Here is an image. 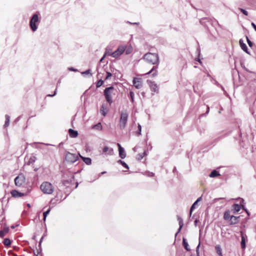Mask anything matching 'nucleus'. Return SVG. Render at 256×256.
<instances>
[{"mask_svg":"<svg viewBox=\"0 0 256 256\" xmlns=\"http://www.w3.org/2000/svg\"><path fill=\"white\" fill-rule=\"evenodd\" d=\"M145 174L148 177H153L154 175V174L152 172H145Z\"/></svg>","mask_w":256,"mask_h":256,"instance_id":"47","label":"nucleus"},{"mask_svg":"<svg viewBox=\"0 0 256 256\" xmlns=\"http://www.w3.org/2000/svg\"><path fill=\"white\" fill-rule=\"evenodd\" d=\"M223 138H224V136H220L218 137V138H216V140H220L222 139Z\"/></svg>","mask_w":256,"mask_h":256,"instance_id":"61","label":"nucleus"},{"mask_svg":"<svg viewBox=\"0 0 256 256\" xmlns=\"http://www.w3.org/2000/svg\"><path fill=\"white\" fill-rule=\"evenodd\" d=\"M38 21V15L37 13H36L32 16L30 22V26L32 32H35L38 29V26L36 24V22Z\"/></svg>","mask_w":256,"mask_h":256,"instance_id":"7","label":"nucleus"},{"mask_svg":"<svg viewBox=\"0 0 256 256\" xmlns=\"http://www.w3.org/2000/svg\"><path fill=\"white\" fill-rule=\"evenodd\" d=\"M240 216H234L232 215V219L230 220V225H234L238 224L240 222Z\"/></svg>","mask_w":256,"mask_h":256,"instance_id":"15","label":"nucleus"},{"mask_svg":"<svg viewBox=\"0 0 256 256\" xmlns=\"http://www.w3.org/2000/svg\"><path fill=\"white\" fill-rule=\"evenodd\" d=\"M128 114L126 110H124L120 112L119 122V127L120 130H124L126 128L128 120Z\"/></svg>","mask_w":256,"mask_h":256,"instance_id":"4","label":"nucleus"},{"mask_svg":"<svg viewBox=\"0 0 256 256\" xmlns=\"http://www.w3.org/2000/svg\"><path fill=\"white\" fill-rule=\"evenodd\" d=\"M46 236V232H44V233L43 234V236H42V237L44 238V236Z\"/></svg>","mask_w":256,"mask_h":256,"instance_id":"63","label":"nucleus"},{"mask_svg":"<svg viewBox=\"0 0 256 256\" xmlns=\"http://www.w3.org/2000/svg\"><path fill=\"white\" fill-rule=\"evenodd\" d=\"M219 176H220L219 172L216 170H213L209 174L210 178H215Z\"/></svg>","mask_w":256,"mask_h":256,"instance_id":"30","label":"nucleus"},{"mask_svg":"<svg viewBox=\"0 0 256 256\" xmlns=\"http://www.w3.org/2000/svg\"><path fill=\"white\" fill-rule=\"evenodd\" d=\"M5 117H6V121H5V123L4 124V127L6 128L10 124V116L6 114Z\"/></svg>","mask_w":256,"mask_h":256,"instance_id":"36","label":"nucleus"},{"mask_svg":"<svg viewBox=\"0 0 256 256\" xmlns=\"http://www.w3.org/2000/svg\"><path fill=\"white\" fill-rule=\"evenodd\" d=\"M158 64H156V66H154L150 70H152V72H154L152 74V76L153 77H155L156 76L158 75V70H157V69L158 68Z\"/></svg>","mask_w":256,"mask_h":256,"instance_id":"34","label":"nucleus"},{"mask_svg":"<svg viewBox=\"0 0 256 256\" xmlns=\"http://www.w3.org/2000/svg\"><path fill=\"white\" fill-rule=\"evenodd\" d=\"M61 82V79H59L57 82V86L60 84Z\"/></svg>","mask_w":256,"mask_h":256,"instance_id":"62","label":"nucleus"},{"mask_svg":"<svg viewBox=\"0 0 256 256\" xmlns=\"http://www.w3.org/2000/svg\"><path fill=\"white\" fill-rule=\"evenodd\" d=\"M182 246L187 251H190V250L188 242L185 238H182Z\"/></svg>","mask_w":256,"mask_h":256,"instance_id":"28","label":"nucleus"},{"mask_svg":"<svg viewBox=\"0 0 256 256\" xmlns=\"http://www.w3.org/2000/svg\"><path fill=\"white\" fill-rule=\"evenodd\" d=\"M79 158L78 154H73L68 152H66L65 160L68 163L73 164L76 162Z\"/></svg>","mask_w":256,"mask_h":256,"instance_id":"6","label":"nucleus"},{"mask_svg":"<svg viewBox=\"0 0 256 256\" xmlns=\"http://www.w3.org/2000/svg\"><path fill=\"white\" fill-rule=\"evenodd\" d=\"M152 70H150L146 74H151L152 72Z\"/></svg>","mask_w":256,"mask_h":256,"instance_id":"64","label":"nucleus"},{"mask_svg":"<svg viewBox=\"0 0 256 256\" xmlns=\"http://www.w3.org/2000/svg\"><path fill=\"white\" fill-rule=\"evenodd\" d=\"M246 236H244L243 234H241V242L240 245L242 249H244L246 246Z\"/></svg>","mask_w":256,"mask_h":256,"instance_id":"24","label":"nucleus"},{"mask_svg":"<svg viewBox=\"0 0 256 256\" xmlns=\"http://www.w3.org/2000/svg\"><path fill=\"white\" fill-rule=\"evenodd\" d=\"M74 176L70 171L66 170L63 172L61 186H64V191L66 194V196L62 200L66 199L74 189L78 188V182H76V186L74 188H72V185L74 183Z\"/></svg>","mask_w":256,"mask_h":256,"instance_id":"1","label":"nucleus"},{"mask_svg":"<svg viewBox=\"0 0 256 256\" xmlns=\"http://www.w3.org/2000/svg\"><path fill=\"white\" fill-rule=\"evenodd\" d=\"M112 50L110 48L109 46H107L106 48V52L104 54V56H112Z\"/></svg>","mask_w":256,"mask_h":256,"instance_id":"31","label":"nucleus"},{"mask_svg":"<svg viewBox=\"0 0 256 256\" xmlns=\"http://www.w3.org/2000/svg\"><path fill=\"white\" fill-rule=\"evenodd\" d=\"M132 82L134 86L137 89L141 88L142 86V82L140 78H134Z\"/></svg>","mask_w":256,"mask_h":256,"instance_id":"11","label":"nucleus"},{"mask_svg":"<svg viewBox=\"0 0 256 256\" xmlns=\"http://www.w3.org/2000/svg\"><path fill=\"white\" fill-rule=\"evenodd\" d=\"M3 244L5 246L8 248L12 244V241L8 238H5L3 240Z\"/></svg>","mask_w":256,"mask_h":256,"instance_id":"33","label":"nucleus"},{"mask_svg":"<svg viewBox=\"0 0 256 256\" xmlns=\"http://www.w3.org/2000/svg\"><path fill=\"white\" fill-rule=\"evenodd\" d=\"M126 46H120L112 54V56L114 58L119 57L125 50Z\"/></svg>","mask_w":256,"mask_h":256,"instance_id":"10","label":"nucleus"},{"mask_svg":"<svg viewBox=\"0 0 256 256\" xmlns=\"http://www.w3.org/2000/svg\"><path fill=\"white\" fill-rule=\"evenodd\" d=\"M239 43H240V46H242V44H244V41H243V40L242 39H240V40Z\"/></svg>","mask_w":256,"mask_h":256,"instance_id":"55","label":"nucleus"},{"mask_svg":"<svg viewBox=\"0 0 256 256\" xmlns=\"http://www.w3.org/2000/svg\"><path fill=\"white\" fill-rule=\"evenodd\" d=\"M103 152L105 153L108 152V154L112 156L114 154V150L112 148H109L107 146H104L102 149Z\"/></svg>","mask_w":256,"mask_h":256,"instance_id":"23","label":"nucleus"},{"mask_svg":"<svg viewBox=\"0 0 256 256\" xmlns=\"http://www.w3.org/2000/svg\"><path fill=\"white\" fill-rule=\"evenodd\" d=\"M68 70H70V71H72V72H78V70L76 68H75L73 67H70L68 68Z\"/></svg>","mask_w":256,"mask_h":256,"instance_id":"50","label":"nucleus"},{"mask_svg":"<svg viewBox=\"0 0 256 256\" xmlns=\"http://www.w3.org/2000/svg\"><path fill=\"white\" fill-rule=\"evenodd\" d=\"M147 82L149 84L150 87L152 92H158V85L156 84L150 80H147Z\"/></svg>","mask_w":256,"mask_h":256,"instance_id":"12","label":"nucleus"},{"mask_svg":"<svg viewBox=\"0 0 256 256\" xmlns=\"http://www.w3.org/2000/svg\"><path fill=\"white\" fill-rule=\"evenodd\" d=\"M238 10L245 16H248V12L244 9L239 8Z\"/></svg>","mask_w":256,"mask_h":256,"instance_id":"48","label":"nucleus"},{"mask_svg":"<svg viewBox=\"0 0 256 256\" xmlns=\"http://www.w3.org/2000/svg\"><path fill=\"white\" fill-rule=\"evenodd\" d=\"M200 242H199L198 246L196 248V256H200Z\"/></svg>","mask_w":256,"mask_h":256,"instance_id":"49","label":"nucleus"},{"mask_svg":"<svg viewBox=\"0 0 256 256\" xmlns=\"http://www.w3.org/2000/svg\"><path fill=\"white\" fill-rule=\"evenodd\" d=\"M127 22L128 23V24H131L138 25L139 24V22H128V21Z\"/></svg>","mask_w":256,"mask_h":256,"instance_id":"53","label":"nucleus"},{"mask_svg":"<svg viewBox=\"0 0 256 256\" xmlns=\"http://www.w3.org/2000/svg\"><path fill=\"white\" fill-rule=\"evenodd\" d=\"M46 97H52L54 96L53 94H48L46 96Z\"/></svg>","mask_w":256,"mask_h":256,"instance_id":"60","label":"nucleus"},{"mask_svg":"<svg viewBox=\"0 0 256 256\" xmlns=\"http://www.w3.org/2000/svg\"><path fill=\"white\" fill-rule=\"evenodd\" d=\"M172 172H177V170H176V166H174L173 168V170H172Z\"/></svg>","mask_w":256,"mask_h":256,"instance_id":"58","label":"nucleus"},{"mask_svg":"<svg viewBox=\"0 0 256 256\" xmlns=\"http://www.w3.org/2000/svg\"><path fill=\"white\" fill-rule=\"evenodd\" d=\"M78 155L80 156V158L86 164V165H90L92 164V159L90 158H86L80 155V153H78Z\"/></svg>","mask_w":256,"mask_h":256,"instance_id":"19","label":"nucleus"},{"mask_svg":"<svg viewBox=\"0 0 256 256\" xmlns=\"http://www.w3.org/2000/svg\"><path fill=\"white\" fill-rule=\"evenodd\" d=\"M214 20L210 18H202L200 20V22L210 31L209 26H212Z\"/></svg>","mask_w":256,"mask_h":256,"instance_id":"8","label":"nucleus"},{"mask_svg":"<svg viewBox=\"0 0 256 256\" xmlns=\"http://www.w3.org/2000/svg\"><path fill=\"white\" fill-rule=\"evenodd\" d=\"M177 217H178V221L179 228L175 234V237H176L177 236L178 234L180 232V230L184 226V222H183L182 218L178 216Z\"/></svg>","mask_w":256,"mask_h":256,"instance_id":"16","label":"nucleus"},{"mask_svg":"<svg viewBox=\"0 0 256 256\" xmlns=\"http://www.w3.org/2000/svg\"><path fill=\"white\" fill-rule=\"evenodd\" d=\"M9 230V227L6 225L3 230H0V237L3 238L5 234L8 232Z\"/></svg>","mask_w":256,"mask_h":256,"instance_id":"22","label":"nucleus"},{"mask_svg":"<svg viewBox=\"0 0 256 256\" xmlns=\"http://www.w3.org/2000/svg\"><path fill=\"white\" fill-rule=\"evenodd\" d=\"M144 58L148 63L152 64H158L159 56L158 54L148 52L144 56Z\"/></svg>","mask_w":256,"mask_h":256,"instance_id":"2","label":"nucleus"},{"mask_svg":"<svg viewBox=\"0 0 256 256\" xmlns=\"http://www.w3.org/2000/svg\"><path fill=\"white\" fill-rule=\"evenodd\" d=\"M43 238H44L42 237L40 240L39 244H38V254H36L34 253V255H36V256H38V254L40 253L42 251V248L41 244H42V242Z\"/></svg>","mask_w":256,"mask_h":256,"instance_id":"35","label":"nucleus"},{"mask_svg":"<svg viewBox=\"0 0 256 256\" xmlns=\"http://www.w3.org/2000/svg\"><path fill=\"white\" fill-rule=\"evenodd\" d=\"M141 132H142V126L140 124H138V130L136 131V134L138 135L141 134Z\"/></svg>","mask_w":256,"mask_h":256,"instance_id":"46","label":"nucleus"},{"mask_svg":"<svg viewBox=\"0 0 256 256\" xmlns=\"http://www.w3.org/2000/svg\"><path fill=\"white\" fill-rule=\"evenodd\" d=\"M91 70L90 69H88L86 71L82 72H81L83 76H85L86 74H90V76H92V74L90 73Z\"/></svg>","mask_w":256,"mask_h":256,"instance_id":"43","label":"nucleus"},{"mask_svg":"<svg viewBox=\"0 0 256 256\" xmlns=\"http://www.w3.org/2000/svg\"><path fill=\"white\" fill-rule=\"evenodd\" d=\"M198 204L197 202H194V204L192 205L190 208V214L191 216L192 212L195 209L196 206Z\"/></svg>","mask_w":256,"mask_h":256,"instance_id":"40","label":"nucleus"},{"mask_svg":"<svg viewBox=\"0 0 256 256\" xmlns=\"http://www.w3.org/2000/svg\"><path fill=\"white\" fill-rule=\"evenodd\" d=\"M104 81L102 79H100L96 82V88H98L104 84Z\"/></svg>","mask_w":256,"mask_h":256,"instance_id":"41","label":"nucleus"},{"mask_svg":"<svg viewBox=\"0 0 256 256\" xmlns=\"http://www.w3.org/2000/svg\"><path fill=\"white\" fill-rule=\"evenodd\" d=\"M118 148L119 156L122 158L124 159L126 157V153L124 148L121 146V145L118 143L117 144Z\"/></svg>","mask_w":256,"mask_h":256,"instance_id":"13","label":"nucleus"},{"mask_svg":"<svg viewBox=\"0 0 256 256\" xmlns=\"http://www.w3.org/2000/svg\"><path fill=\"white\" fill-rule=\"evenodd\" d=\"M11 194L14 198H20L24 196L25 194L22 192H19L16 190H13L10 192Z\"/></svg>","mask_w":256,"mask_h":256,"instance_id":"14","label":"nucleus"},{"mask_svg":"<svg viewBox=\"0 0 256 256\" xmlns=\"http://www.w3.org/2000/svg\"><path fill=\"white\" fill-rule=\"evenodd\" d=\"M246 42H247V43L248 45V46L250 47V48H252V46H254V43L250 40L249 39V38H248V36H246Z\"/></svg>","mask_w":256,"mask_h":256,"instance_id":"42","label":"nucleus"},{"mask_svg":"<svg viewBox=\"0 0 256 256\" xmlns=\"http://www.w3.org/2000/svg\"><path fill=\"white\" fill-rule=\"evenodd\" d=\"M26 182V178L22 174H19L14 178V184L16 186L20 187Z\"/></svg>","mask_w":256,"mask_h":256,"instance_id":"9","label":"nucleus"},{"mask_svg":"<svg viewBox=\"0 0 256 256\" xmlns=\"http://www.w3.org/2000/svg\"><path fill=\"white\" fill-rule=\"evenodd\" d=\"M210 112V107L207 106H206V111L204 114H201L200 115V117L206 116L207 114L209 113Z\"/></svg>","mask_w":256,"mask_h":256,"instance_id":"44","label":"nucleus"},{"mask_svg":"<svg viewBox=\"0 0 256 256\" xmlns=\"http://www.w3.org/2000/svg\"><path fill=\"white\" fill-rule=\"evenodd\" d=\"M202 199V196H200V198H198L196 200V202H197V203H198V202H200Z\"/></svg>","mask_w":256,"mask_h":256,"instance_id":"59","label":"nucleus"},{"mask_svg":"<svg viewBox=\"0 0 256 256\" xmlns=\"http://www.w3.org/2000/svg\"><path fill=\"white\" fill-rule=\"evenodd\" d=\"M36 160V157L35 155L32 154L30 158L28 161L27 162L28 165H30L34 163Z\"/></svg>","mask_w":256,"mask_h":256,"instance_id":"26","label":"nucleus"},{"mask_svg":"<svg viewBox=\"0 0 256 256\" xmlns=\"http://www.w3.org/2000/svg\"><path fill=\"white\" fill-rule=\"evenodd\" d=\"M50 211V208H49L47 210L44 212V213H43V220L44 222L46 221V216L49 214Z\"/></svg>","mask_w":256,"mask_h":256,"instance_id":"39","label":"nucleus"},{"mask_svg":"<svg viewBox=\"0 0 256 256\" xmlns=\"http://www.w3.org/2000/svg\"><path fill=\"white\" fill-rule=\"evenodd\" d=\"M57 94V88H56L54 92L53 95L54 96H56Z\"/></svg>","mask_w":256,"mask_h":256,"instance_id":"57","label":"nucleus"},{"mask_svg":"<svg viewBox=\"0 0 256 256\" xmlns=\"http://www.w3.org/2000/svg\"><path fill=\"white\" fill-rule=\"evenodd\" d=\"M92 128L94 130H101L102 129V126L100 122H98L96 124H94L92 126Z\"/></svg>","mask_w":256,"mask_h":256,"instance_id":"27","label":"nucleus"},{"mask_svg":"<svg viewBox=\"0 0 256 256\" xmlns=\"http://www.w3.org/2000/svg\"><path fill=\"white\" fill-rule=\"evenodd\" d=\"M117 162H118V163L122 164L126 168L129 169L128 166L124 161H123L121 160H118Z\"/></svg>","mask_w":256,"mask_h":256,"instance_id":"38","label":"nucleus"},{"mask_svg":"<svg viewBox=\"0 0 256 256\" xmlns=\"http://www.w3.org/2000/svg\"><path fill=\"white\" fill-rule=\"evenodd\" d=\"M230 214V210H227L224 212V219L225 220L230 222V220L232 219V216Z\"/></svg>","mask_w":256,"mask_h":256,"instance_id":"20","label":"nucleus"},{"mask_svg":"<svg viewBox=\"0 0 256 256\" xmlns=\"http://www.w3.org/2000/svg\"><path fill=\"white\" fill-rule=\"evenodd\" d=\"M129 95L131 100V102L133 103L134 102V93L132 91H130L129 92Z\"/></svg>","mask_w":256,"mask_h":256,"instance_id":"45","label":"nucleus"},{"mask_svg":"<svg viewBox=\"0 0 256 256\" xmlns=\"http://www.w3.org/2000/svg\"><path fill=\"white\" fill-rule=\"evenodd\" d=\"M241 48L244 52H246V54H250V52L248 50V47L246 46V44H242V46H240Z\"/></svg>","mask_w":256,"mask_h":256,"instance_id":"37","label":"nucleus"},{"mask_svg":"<svg viewBox=\"0 0 256 256\" xmlns=\"http://www.w3.org/2000/svg\"><path fill=\"white\" fill-rule=\"evenodd\" d=\"M246 212V210H248V209L243 205H242V208Z\"/></svg>","mask_w":256,"mask_h":256,"instance_id":"54","label":"nucleus"},{"mask_svg":"<svg viewBox=\"0 0 256 256\" xmlns=\"http://www.w3.org/2000/svg\"><path fill=\"white\" fill-rule=\"evenodd\" d=\"M41 190L46 194H52L54 192V187L51 183L48 182H43L40 186Z\"/></svg>","mask_w":256,"mask_h":256,"instance_id":"5","label":"nucleus"},{"mask_svg":"<svg viewBox=\"0 0 256 256\" xmlns=\"http://www.w3.org/2000/svg\"><path fill=\"white\" fill-rule=\"evenodd\" d=\"M215 250H216V252L219 256H223L222 254V250L220 244H217L216 246Z\"/></svg>","mask_w":256,"mask_h":256,"instance_id":"25","label":"nucleus"},{"mask_svg":"<svg viewBox=\"0 0 256 256\" xmlns=\"http://www.w3.org/2000/svg\"><path fill=\"white\" fill-rule=\"evenodd\" d=\"M147 152L145 150L142 153H140L137 154L136 159L138 160H142L143 158L147 155Z\"/></svg>","mask_w":256,"mask_h":256,"instance_id":"32","label":"nucleus"},{"mask_svg":"<svg viewBox=\"0 0 256 256\" xmlns=\"http://www.w3.org/2000/svg\"><path fill=\"white\" fill-rule=\"evenodd\" d=\"M251 25L252 26V28H254V29L255 30V31L256 32V25L254 24V23L252 22Z\"/></svg>","mask_w":256,"mask_h":256,"instance_id":"52","label":"nucleus"},{"mask_svg":"<svg viewBox=\"0 0 256 256\" xmlns=\"http://www.w3.org/2000/svg\"><path fill=\"white\" fill-rule=\"evenodd\" d=\"M22 117V115L18 116L17 118H16V120H14V122L15 123L18 122L20 120V119Z\"/></svg>","mask_w":256,"mask_h":256,"instance_id":"51","label":"nucleus"},{"mask_svg":"<svg viewBox=\"0 0 256 256\" xmlns=\"http://www.w3.org/2000/svg\"><path fill=\"white\" fill-rule=\"evenodd\" d=\"M110 68H112L113 70H111L112 72H106V76L104 78V80H107L110 78L112 76V73H114V71H116V70L114 69L113 67V65L110 64Z\"/></svg>","mask_w":256,"mask_h":256,"instance_id":"21","label":"nucleus"},{"mask_svg":"<svg viewBox=\"0 0 256 256\" xmlns=\"http://www.w3.org/2000/svg\"><path fill=\"white\" fill-rule=\"evenodd\" d=\"M108 110L106 108H105L104 104L102 105L100 108V113L104 116H105L107 114Z\"/></svg>","mask_w":256,"mask_h":256,"instance_id":"29","label":"nucleus"},{"mask_svg":"<svg viewBox=\"0 0 256 256\" xmlns=\"http://www.w3.org/2000/svg\"><path fill=\"white\" fill-rule=\"evenodd\" d=\"M232 212L234 214H236V212H238L241 208L242 204H234L232 206Z\"/></svg>","mask_w":256,"mask_h":256,"instance_id":"17","label":"nucleus"},{"mask_svg":"<svg viewBox=\"0 0 256 256\" xmlns=\"http://www.w3.org/2000/svg\"><path fill=\"white\" fill-rule=\"evenodd\" d=\"M248 216V218H246V219H249V216H250V212H249L248 210H246V212Z\"/></svg>","mask_w":256,"mask_h":256,"instance_id":"56","label":"nucleus"},{"mask_svg":"<svg viewBox=\"0 0 256 256\" xmlns=\"http://www.w3.org/2000/svg\"><path fill=\"white\" fill-rule=\"evenodd\" d=\"M114 90L113 86H110L106 88L104 90V96L108 103L110 105L112 102V94Z\"/></svg>","mask_w":256,"mask_h":256,"instance_id":"3","label":"nucleus"},{"mask_svg":"<svg viewBox=\"0 0 256 256\" xmlns=\"http://www.w3.org/2000/svg\"><path fill=\"white\" fill-rule=\"evenodd\" d=\"M68 134L70 138H75L78 136V133L77 130L72 128L68 130Z\"/></svg>","mask_w":256,"mask_h":256,"instance_id":"18","label":"nucleus"}]
</instances>
